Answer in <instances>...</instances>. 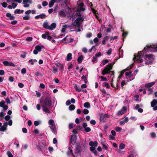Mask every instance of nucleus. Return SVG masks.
I'll use <instances>...</instances> for the list:
<instances>
[{
  "label": "nucleus",
  "mask_w": 157,
  "mask_h": 157,
  "mask_svg": "<svg viewBox=\"0 0 157 157\" xmlns=\"http://www.w3.org/2000/svg\"><path fill=\"white\" fill-rule=\"evenodd\" d=\"M152 47L151 45H147L145 47L144 49L141 52H138V54L136 56L135 55H134V57L133 58V60H136L139 63H142L143 62V59H140L141 57H143L144 56V54H142V52L144 51H145L146 52H148L149 51H151V50H150V48Z\"/></svg>",
  "instance_id": "f257e3e1"
},
{
  "label": "nucleus",
  "mask_w": 157,
  "mask_h": 157,
  "mask_svg": "<svg viewBox=\"0 0 157 157\" xmlns=\"http://www.w3.org/2000/svg\"><path fill=\"white\" fill-rule=\"evenodd\" d=\"M85 150V146L83 144H82L79 143L77 144L75 151V154L80 155L81 152L84 151Z\"/></svg>",
  "instance_id": "f03ea898"
},
{
  "label": "nucleus",
  "mask_w": 157,
  "mask_h": 157,
  "mask_svg": "<svg viewBox=\"0 0 157 157\" xmlns=\"http://www.w3.org/2000/svg\"><path fill=\"white\" fill-rule=\"evenodd\" d=\"M114 63L113 64L109 63L105 67L101 73L102 75H104L107 74H110V70L112 69Z\"/></svg>",
  "instance_id": "7ed1b4c3"
},
{
  "label": "nucleus",
  "mask_w": 157,
  "mask_h": 157,
  "mask_svg": "<svg viewBox=\"0 0 157 157\" xmlns=\"http://www.w3.org/2000/svg\"><path fill=\"white\" fill-rule=\"evenodd\" d=\"M84 20V18L83 17H78L73 22L72 25L73 26L79 28L80 27L81 22L83 21Z\"/></svg>",
  "instance_id": "20e7f679"
},
{
  "label": "nucleus",
  "mask_w": 157,
  "mask_h": 157,
  "mask_svg": "<svg viewBox=\"0 0 157 157\" xmlns=\"http://www.w3.org/2000/svg\"><path fill=\"white\" fill-rule=\"evenodd\" d=\"M43 105L47 106L48 107H51L52 104V101L51 97H47L43 101Z\"/></svg>",
  "instance_id": "39448f33"
},
{
  "label": "nucleus",
  "mask_w": 157,
  "mask_h": 157,
  "mask_svg": "<svg viewBox=\"0 0 157 157\" xmlns=\"http://www.w3.org/2000/svg\"><path fill=\"white\" fill-rule=\"evenodd\" d=\"M5 102L4 100H2L0 102V107L2 108L3 109V111L5 112L8 109V106L5 105Z\"/></svg>",
  "instance_id": "423d86ee"
},
{
  "label": "nucleus",
  "mask_w": 157,
  "mask_h": 157,
  "mask_svg": "<svg viewBox=\"0 0 157 157\" xmlns=\"http://www.w3.org/2000/svg\"><path fill=\"white\" fill-rule=\"evenodd\" d=\"M77 139V136L75 135H72L70 139L69 144L74 145L75 144Z\"/></svg>",
  "instance_id": "0eeeda50"
},
{
  "label": "nucleus",
  "mask_w": 157,
  "mask_h": 157,
  "mask_svg": "<svg viewBox=\"0 0 157 157\" xmlns=\"http://www.w3.org/2000/svg\"><path fill=\"white\" fill-rule=\"evenodd\" d=\"M32 0H23V4L24 7L27 8L29 7L30 4H32Z\"/></svg>",
  "instance_id": "6e6552de"
},
{
  "label": "nucleus",
  "mask_w": 157,
  "mask_h": 157,
  "mask_svg": "<svg viewBox=\"0 0 157 157\" xmlns=\"http://www.w3.org/2000/svg\"><path fill=\"white\" fill-rule=\"evenodd\" d=\"M41 47L39 45H37L36 46L35 49L33 51V53L35 55H36L38 53V52L41 51Z\"/></svg>",
  "instance_id": "1a4fd4ad"
},
{
  "label": "nucleus",
  "mask_w": 157,
  "mask_h": 157,
  "mask_svg": "<svg viewBox=\"0 0 157 157\" xmlns=\"http://www.w3.org/2000/svg\"><path fill=\"white\" fill-rule=\"evenodd\" d=\"M127 110V108L126 106H123L122 108L117 113V115L118 116H120L123 115L124 112Z\"/></svg>",
  "instance_id": "9d476101"
},
{
  "label": "nucleus",
  "mask_w": 157,
  "mask_h": 157,
  "mask_svg": "<svg viewBox=\"0 0 157 157\" xmlns=\"http://www.w3.org/2000/svg\"><path fill=\"white\" fill-rule=\"evenodd\" d=\"M47 16L45 14H40L39 15H37L35 17L36 19H38L39 18L41 19H44Z\"/></svg>",
  "instance_id": "9b49d317"
},
{
  "label": "nucleus",
  "mask_w": 157,
  "mask_h": 157,
  "mask_svg": "<svg viewBox=\"0 0 157 157\" xmlns=\"http://www.w3.org/2000/svg\"><path fill=\"white\" fill-rule=\"evenodd\" d=\"M51 126L50 127L51 129L52 132L55 134L56 133V127L55 124H53V125H51Z\"/></svg>",
  "instance_id": "f8f14e48"
},
{
  "label": "nucleus",
  "mask_w": 157,
  "mask_h": 157,
  "mask_svg": "<svg viewBox=\"0 0 157 157\" xmlns=\"http://www.w3.org/2000/svg\"><path fill=\"white\" fill-rule=\"evenodd\" d=\"M98 144V143L97 141H95L94 142L91 141L89 143V144L91 147H93L94 146V147H96L97 146Z\"/></svg>",
  "instance_id": "ddd939ff"
},
{
  "label": "nucleus",
  "mask_w": 157,
  "mask_h": 157,
  "mask_svg": "<svg viewBox=\"0 0 157 157\" xmlns=\"http://www.w3.org/2000/svg\"><path fill=\"white\" fill-rule=\"evenodd\" d=\"M155 83V82H151L147 84H145V87L146 88H149L151 87Z\"/></svg>",
  "instance_id": "4468645a"
},
{
  "label": "nucleus",
  "mask_w": 157,
  "mask_h": 157,
  "mask_svg": "<svg viewBox=\"0 0 157 157\" xmlns=\"http://www.w3.org/2000/svg\"><path fill=\"white\" fill-rule=\"evenodd\" d=\"M131 68L132 67H131L130 69L126 68V69H125L124 70H122V71H121L120 72V74L119 75V76L118 78H121L122 77L124 72L125 71H128V70L129 69H131Z\"/></svg>",
  "instance_id": "2eb2a0df"
},
{
  "label": "nucleus",
  "mask_w": 157,
  "mask_h": 157,
  "mask_svg": "<svg viewBox=\"0 0 157 157\" xmlns=\"http://www.w3.org/2000/svg\"><path fill=\"white\" fill-rule=\"evenodd\" d=\"M6 16L9 18V19L11 20H13L15 18V17L13 15H12L11 14L9 13H7L6 14Z\"/></svg>",
  "instance_id": "dca6fc26"
},
{
  "label": "nucleus",
  "mask_w": 157,
  "mask_h": 157,
  "mask_svg": "<svg viewBox=\"0 0 157 157\" xmlns=\"http://www.w3.org/2000/svg\"><path fill=\"white\" fill-rule=\"evenodd\" d=\"M43 27L45 29H48L49 30V26H48V23L47 21L43 23Z\"/></svg>",
  "instance_id": "f3484780"
},
{
  "label": "nucleus",
  "mask_w": 157,
  "mask_h": 157,
  "mask_svg": "<svg viewBox=\"0 0 157 157\" xmlns=\"http://www.w3.org/2000/svg\"><path fill=\"white\" fill-rule=\"evenodd\" d=\"M56 25L55 23H52L51 25L49 26V30H52L56 28Z\"/></svg>",
  "instance_id": "a211bd4d"
},
{
  "label": "nucleus",
  "mask_w": 157,
  "mask_h": 157,
  "mask_svg": "<svg viewBox=\"0 0 157 157\" xmlns=\"http://www.w3.org/2000/svg\"><path fill=\"white\" fill-rule=\"evenodd\" d=\"M90 151L93 153H94L95 155H97V152L95 149V147H90Z\"/></svg>",
  "instance_id": "6ab92c4d"
},
{
  "label": "nucleus",
  "mask_w": 157,
  "mask_h": 157,
  "mask_svg": "<svg viewBox=\"0 0 157 157\" xmlns=\"http://www.w3.org/2000/svg\"><path fill=\"white\" fill-rule=\"evenodd\" d=\"M84 6V4L83 2L81 3L78 5V8H79V10L82 11L85 10V9L83 7Z\"/></svg>",
  "instance_id": "aec40b11"
},
{
  "label": "nucleus",
  "mask_w": 157,
  "mask_h": 157,
  "mask_svg": "<svg viewBox=\"0 0 157 157\" xmlns=\"http://www.w3.org/2000/svg\"><path fill=\"white\" fill-rule=\"evenodd\" d=\"M72 54L71 53H69L67 55L66 60L67 61H70L72 59Z\"/></svg>",
  "instance_id": "412c9836"
},
{
  "label": "nucleus",
  "mask_w": 157,
  "mask_h": 157,
  "mask_svg": "<svg viewBox=\"0 0 157 157\" xmlns=\"http://www.w3.org/2000/svg\"><path fill=\"white\" fill-rule=\"evenodd\" d=\"M47 107V106H42V108L43 109V111L46 113H50V112L48 108Z\"/></svg>",
  "instance_id": "4be33fe9"
},
{
  "label": "nucleus",
  "mask_w": 157,
  "mask_h": 157,
  "mask_svg": "<svg viewBox=\"0 0 157 157\" xmlns=\"http://www.w3.org/2000/svg\"><path fill=\"white\" fill-rule=\"evenodd\" d=\"M151 106L153 107L155 105H157V101L156 99H153L151 102Z\"/></svg>",
  "instance_id": "5701e85b"
},
{
  "label": "nucleus",
  "mask_w": 157,
  "mask_h": 157,
  "mask_svg": "<svg viewBox=\"0 0 157 157\" xmlns=\"http://www.w3.org/2000/svg\"><path fill=\"white\" fill-rule=\"evenodd\" d=\"M57 0H51L49 3V6L51 8L53 6L54 3Z\"/></svg>",
  "instance_id": "b1692460"
},
{
  "label": "nucleus",
  "mask_w": 157,
  "mask_h": 157,
  "mask_svg": "<svg viewBox=\"0 0 157 157\" xmlns=\"http://www.w3.org/2000/svg\"><path fill=\"white\" fill-rule=\"evenodd\" d=\"M24 12V10H21L19 9H17L15 10L14 13L15 14H18V13H23Z\"/></svg>",
  "instance_id": "393cba45"
},
{
  "label": "nucleus",
  "mask_w": 157,
  "mask_h": 157,
  "mask_svg": "<svg viewBox=\"0 0 157 157\" xmlns=\"http://www.w3.org/2000/svg\"><path fill=\"white\" fill-rule=\"evenodd\" d=\"M74 88L75 90L78 92H81L82 90V89L79 86H78L77 84L75 85Z\"/></svg>",
  "instance_id": "a878e982"
},
{
  "label": "nucleus",
  "mask_w": 157,
  "mask_h": 157,
  "mask_svg": "<svg viewBox=\"0 0 157 157\" xmlns=\"http://www.w3.org/2000/svg\"><path fill=\"white\" fill-rule=\"evenodd\" d=\"M83 106L84 107L87 108H90L91 107L90 103L88 102L85 103L84 104Z\"/></svg>",
  "instance_id": "bb28decb"
},
{
  "label": "nucleus",
  "mask_w": 157,
  "mask_h": 157,
  "mask_svg": "<svg viewBox=\"0 0 157 157\" xmlns=\"http://www.w3.org/2000/svg\"><path fill=\"white\" fill-rule=\"evenodd\" d=\"M79 9H78L76 10V13L75 15L76 16L81 17L82 15V13H81Z\"/></svg>",
  "instance_id": "cd10ccee"
},
{
  "label": "nucleus",
  "mask_w": 157,
  "mask_h": 157,
  "mask_svg": "<svg viewBox=\"0 0 157 157\" xmlns=\"http://www.w3.org/2000/svg\"><path fill=\"white\" fill-rule=\"evenodd\" d=\"M83 58V57L82 55H81L78 58V62L79 63H81L82 62Z\"/></svg>",
  "instance_id": "c85d7f7f"
},
{
  "label": "nucleus",
  "mask_w": 157,
  "mask_h": 157,
  "mask_svg": "<svg viewBox=\"0 0 157 157\" xmlns=\"http://www.w3.org/2000/svg\"><path fill=\"white\" fill-rule=\"evenodd\" d=\"M75 106L74 105H71L69 106V109L71 111L74 110L75 109Z\"/></svg>",
  "instance_id": "c756f323"
},
{
  "label": "nucleus",
  "mask_w": 157,
  "mask_h": 157,
  "mask_svg": "<svg viewBox=\"0 0 157 157\" xmlns=\"http://www.w3.org/2000/svg\"><path fill=\"white\" fill-rule=\"evenodd\" d=\"M152 62L153 60L151 59H149L148 61L145 62V63L146 65H150L152 63Z\"/></svg>",
  "instance_id": "7c9ffc66"
},
{
  "label": "nucleus",
  "mask_w": 157,
  "mask_h": 157,
  "mask_svg": "<svg viewBox=\"0 0 157 157\" xmlns=\"http://www.w3.org/2000/svg\"><path fill=\"white\" fill-rule=\"evenodd\" d=\"M125 146V144L123 143H121L119 145V149H123L124 148Z\"/></svg>",
  "instance_id": "2f4dec72"
},
{
  "label": "nucleus",
  "mask_w": 157,
  "mask_h": 157,
  "mask_svg": "<svg viewBox=\"0 0 157 157\" xmlns=\"http://www.w3.org/2000/svg\"><path fill=\"white\" fill-rule=\"evenodd\" d=\"M100 120L101 121L104 123L105 122L106 120V119L103 116H102L100 117Z\"/></svg>",
  "instance_id": "473e14b6"
},
{
  "label": "nucleus",
  "mask_w": 157,
  "mask_h": 157,
  "mask_svg": "<svg viewBox=\"0 0 157 157\" xmlns=\"http://www.w3.org/2000/svg\"><path fill=\"white\" fill-rule=\"evenodd\" d=\"M63 27H64V28H63L61 29V32L62 33H63L65 32L66 30L65 28L67 27V26L66 25H63Z\"/></svg>",
  "instance_id": "72a5a7b5"
},
{
  "label": "nucleus",
  "mask_w": 157,
  "mask_h": 157,
  "mask_svg": "<svg viewBox=\"0 0 157 157\" xmlns=\"http://www.w3.org/2000/svg\"><path fill=\"white\" fill-rule=\"evenodd\" d=\"M128 34V32H123L122 34V37H123V41H124V39L125 38V37Z\"/></svg>",
  "instance_id": "f704fd0d"
},
{
  "label": "nucleus",
  "mask_w": 157,
  "mask_h": 157,
  "mask_svg": "<svg viewBox=\"0 0 157 157\" xmlns=\"http://www.w3.org/2000/svg\"><path fill=\"white\" fill-rule=\"evenodd\" d=\"M102 65H101V66L104 65L108 63L109 61L107 59H105L102 61Z\"/></svg>",
  "instance_id": "c9c22d12"
},
{
  "label": "nucleus",
  "mask_w": 157,
  "mask_h": 157,
  "mask_svg": "<svg viewBox=\"0 0 157 157\" xmlns=\"http://www.w3.org/2000/svg\"><path fill=\"white\" fill-rule=\"evenodd\" d=\"M153 56V55L151 54H149V55H147L146 54L144 56L145 58L144 59H146V58H148L149 59H151L150 58H151Z\"/></svg>",
  "instance_id": "e433bc0d"
},
{
  "label": "nucleus",
  "mask_w": 157,
  "mask_h": 157,
  "mask_svg": "<svg viewBox=\"0 0 157 157\" xmlns=\"http://www.w3.org/2000/svg\"><path fill=\"white\" fill-rule=\"evenodd\" d=\"M115 130L117 132H120L121 131L122 128L120 127H117L115 128Z\"/></svg>",
  "instance_id": "4c0bfd02"
},
{
  "label": "nucleus",
  "mask_w": 157,
  "mask_h": 157,
  "mask_svg": "<svg viewBox=\"0 0 157 157\" xmlns=\"http://www.w3.org/2000/svg\"><path fill=\"white\" fill-rule=\"evenodd\" d=\"M59 14L60 16H65L66 15L65 13L64 12L62 11L61 10L59 12Z\"/></svg>",
  "instance_id": "58836bf2"
},
{
  "label": "nucleus",
  "mask_w": 157,
  "mask_h": 157,
  "mask_svg": "<svg viewBox=\"0 0 157 157\" xmlns=\"http://www.w3.org/2000/svg\"><path fill=\"white\" fill-rule=\"evenodd\" d=\"M23 19L24 20H28L30 19V17L29 15H26L23 17Z\"/></svg>",
  "instance_id": "ea45409f"
},
{
  "label": "nucleus",
  "mask_w": 157,
  "mask_h": 157,
  "mask_svg": "<svg viewBox=\"0 0 157 157\" xmlns=\"http://www.w3.org/2000/svg\"><path fill=\"white\" fill-rule=\"evenodd\" d=\"M103 84H104V86L106 87V88H108V89H109L110 88V86L109 84L108 83L106 82H104L103 83Z\"/></svg>",
  "instance_id": "a19ab883"
},
{
  "label": "nucleus",
  "mask_w": 157,
  "mask_h": 157,
  "mask_svg": "<svg viewBox=\"0 0 157 157\" xmlns=\"http://www.w3.org/2000/svg\"><path fill=\"white\" fill-rule=\"evenodd\" d=\"M7 129V128L2 126L0 127V131L1 132H4Z\"/></svg>",
  "instance_id": "79ce46f5"
},
{
  "label": "nucleus",
  "mask_w": 157,
  "mask_h": 157,
  "mask_svg": "<svg viewBox=\"0 0 157 157\" xmlns=\"http://www.w3.org/2000/svg\"><path fill=\"white\" fill-rule=\"evenodd\" d=\"M151 136L152 138H155L156 137V134L154 132H152L150 133Z\"/></svg>",
  "instance_id": "37998d69"
},
{
  "label": "nucleus",
  "mask_w": 157,
  "mask_h": 157,
  "mask_svg": "<svg viewBox=\"0 0 157 157\" xmlns=\"http://www.w3.org/2000/svg\"><path fill=\"white\" fill-rule=\"evenodd\" d=\"M48 124L50 125H52L55 124L54 122V121L52 119H51L48 121Z\"/></svg>",
  "instance_id": "c03bdc74"
},
{
  "label": "nucleus",
  "mask_w": 157,
  "mask_h": 157,
  "mask_svg": "<svg viewBox=\"0 0 157 157\" xmlns=\"http://www.w3.org/2000/svg\"><path fill=\"white\" fill-rule=\"evenodd\" d=\"M83 113L85 114H87L89 113V111L88 109H85L83 110Z\"/></svg>",
  "instance_id": "a18cd8bd"
},
{
  "label": "nucleus",
  "mask_w": 157,
  "mask_h": 157,
  "mask_svg": "<svg viewBox=\"0 0 157 157\" xmlns=\"http://www.w3.org/2000/svg\"><path fill=\"white\" fill-rule=\"evenodd\" d=\"M26 72V70L25 68H23L21 70V73L23 74H25Z\"/></svg>",
  "instance_id": "49530a36"
},
{
  "label": "nucleus",
  "mask_w": 157,
  "mask_h": 157,
  "mask_svg": "<svg viewBox=\"0 0 157 157\" xmlns=\"http://www.w3.org/2000/svg\"><path fill=\"white\" fill-rule=\"evenodd\" d=\"M100 78H101V81H107V79L105 77H103L102 76H101L100 77Z\"/></svg>",
  "instance_id": "de8ad7c7"
},
{
  "label": "nucleus",
  "mask_w": 157,
  "mask_h": 157,
  "mask_svg": "<svg viewBox=\"0 0 157 157\" xmlns=\"http://www.w3.org/2000/svg\"><path fill=\"white\" fill-rule=\"evenodd\" d=\"M84 130L86 132H88L91 131V129L90 127H86L84 128Z\"/></svg>",
  "instance_id": "09e8293b"
},
{
  "label": "nucleus",
  "mask_w": 157,
  "mask_h": 157,
  "mask_svg": "<svg viewBox=\"0 0 157 157\" xmlns=\"http://www.w3.org/2000/svg\"><path fill=\"white\" fill-rule=\"evenodd\" d=\"M74 127V124L73 123H70L69 124V129H71L73 128Z\"/></svg>",
  "instance_id": "8fccbe9b"
},
{
  "label": "nucleus",
  "mask_w": 157,
  "mask_h": 157,
  "mask_svg": "<svg viewBox=\"0 0 157 157\" xmlns=\"http://www.w3.org/2000/svg\"><path fill=\"white\" fill-rule=\"evenodd\" d=\"M7 155L9 157H13V155L10 151H8L7 152Z\"/></svg>",
  "instance_id": "3c124183"
},
{
  "label": "nucleus",
  "mask_w": 157,
  "mask_h": 157,
  "mask_svg": "<svg viewBox=\"0 0 157 157\" xmlns=\"http://www.w3.org/2000/svg\"><path fill=\"white\" fill-rule=\"evenodd\" d=\"M33 38L31 37H28L26 39V40L28 41H31L32 40Z\"/></svg>",
  "instance_id": "603ef678"
},
{
  "label": "nucleus",
  "mask_w": 157,
  "mask_h": 157,
  "mask_svg": "<svg viewBox=\"0 0 157 157\" xmlns=\"http://www.w3.org/2000/svg\"><path fill=\"white\" fill-rule=\"evenodd\" d=\"M10 118V116L9 115H7L5 117V119L6 121H8Z\"/></svg>",
  "instance_id": "864d4df0"
},
{
  "label": "nucleus",
  "mask_w": 157,
  "mask_h": 157,
  "mask_svg": "<svg viewBox=\"0 0 157 157\" xmlns=\"http://www.w3.org/2000/svg\"><path fill=\"white\" fill-rule=\"evenodd\" d=\"M14 77L13 76H10L9 78V80L11 82H13L14 80Z\"/></svg>",
  "instance_id": "5fc2aeb1"
},
{
  "label": "nucleus",
  "mask_w": 157,
  "mask_h": 157,
  "mask_svg": "<svg viewBox=\"0 0 157 157\" xmlns=\"http://www.w3.org/2000/svg\"><path fill=\"white\" fill-rule=\"evenodd\" d=\"M97 57L95 56H94L92 58V62H95L97 60Z\"/></svg>",
  "instance_id": "6e6d98bb"
},
{
  "label": "nucleus",
  "mask_w": 157,
  "mask_h": 157,
  "mask_svg": "<svg viewBox=\"0 0 157 157\" xmlns=\"http://www.w3.org/2000/svg\"><path fill=\"white\" fill-rule=\"evenodd\" d=\"M3 63L6 66H8L9 62L7 61H5L3 62Z\"/></svg>",
  "instance_id": "4d7b16f0"
},
{
  "label": "nucleus",
  "mask_w": 157,
  "mask_h": 157,
  "mask_svg": "<svg viewBox=\"0 0 157 157\" xmlns=\"http://www.w3.org/2000/svg\"><path fill=\"white\" fill-rule=\"evenodd\" d=\"M2 6L4 8H6L7 6V4L6 2H3L2 4Z\"/></svg>",
  "instance_id": "13d9d810"
},
{
  "label": "nucleus",
  "mask_w": 157,
  "mask_h": 157,
  "mask_svg": "<svg viewBox=\"0 0 157 157\" xmlns=\"http://www.w3.org/2000/svg\"><path fill=\"white\" fill-rule=\"evenodd\" d=\"M24 54H21V57L23 58H24L26 57L27 53L25 52H23Z\"/></svg>",
  "instance_id": "bf43d9fd"
},
{
  "label": "nucleus",
  "mask_w": 157,
  "mask_h": 157,
  "mask_svg": "<svg viewBox=\"0 0 157 157\" xmlns=\"http://www.w3.org/2000/svg\"><path fill=\"white\" fill-rule=\"evenodd\" d=\"M58 69L55 67H53V71L54 73L57 72L58 71Z\"/></svg>",
  "instance_id": "052dcab7"
},
{
  "label": "nucleus",
  "mask_w": 157,
  "mask_h": 157,
  "mask_svg": "<svg viewBox=\"0 0 157 157\" xmlns=\"http://www.w3.org/2000/svg\"><path fill=\"white\" fill-rule=\"evenodd\" d=\"M147 90L148 91H150V92L148 93V95L151 94L153 92L152 90L150 88H148L147 89Z\"/></svg>",
  "instance_id": "680f3d73"
},
{
  "label": "nucleus",
  "mask_w": 157,
  "mask_h": 157,
  "mask_svg": "<svg viewBox=\"0 0 157 157\" xmlns=\"http://www.w3.org/2000/svg\"><path fill=\"white\" fill-rule=\"evenodd\" d=\"M112 49L111 48H109L108 51L107 52V53L108 55H110L112 52Z\"/></svg>",
  "instance_id": "e2e57ef3"
},
{
  "label": "nucleus",
  "mask_w": 157,
  "mask_h": 157,
  "mask_svg": "<svg viewBox=\"0 0 157 157\" xmlns=\"http://www.w3.org/2000/svg\"><path fill=\"white\" fill-rule=\"evenodd\" d=\"M36 96L38 98H39L41 96V94L39 91H36Z\"/></svg>",
  "instance_id": "0e129e2a"
},
{
  "label": "nucleus",
  "mask_w": 157,
  "mask_h": 157,
  "mask_svg": "<svg viewBox=\"0 0 157 157\" xmlns=\"http://www.w3.org/2000/svg\"><path fill=\"white\" fill-rule=\"evenodd\" d=\"M64 65L63 64H62L59 67L60 69L62 71H63L64 70Z\"/></svg>",
  "instance_id": "69168bd1"
},
{
  "label": "nucleus",
  "mask_w": 157,
  "mask_h": 157,
  "mask_svg": "<svg viewBox=\"0 0 157 157\" xmlns=\"http://www.w3.org/2000/svg\"><path fill=\"white\" fill-rule=\"evenodd\" d=\"M132 72L131 71H129L128 72H126L125 73V75L126 76H129L131 74Z\"/></svg>",
  "instance_id": "338daca9"
},
{
  "label": "nucleus",
  "mask_w": 157,
  "mask_h": 157,
  "mask_svg": "<svg viewBox=\"0 0 157 157\" xmlns=\"http://www.w3.org/2000/svg\"><path fill=\"white\" fill-rule=\"evenodd\" d=\"M92 36V34L91 33H88L86 34V37L88 38H90Z\"/></svg>",
  "instance_id": "774afa93"
}]
</instances>
